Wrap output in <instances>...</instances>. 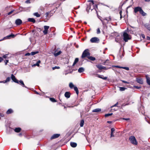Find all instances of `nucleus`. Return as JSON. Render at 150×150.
<instances>
[{
  "label": "nucleus",
  "instance_id": "obj_1",
  "mask_svg": "<svg viewBox=\"0 0 150 150\" xmlns=\"http://www.w3.org/2000/svg\"><path fill=\"white\" fill-rule=\"evenodd\" d=\"M89 2H91V3H90L88 5L86 8V11L87 12H88L90 10L91 11L93 9L95 8V7L96 8L97 7V6L96 4H94L93 1V0H91L88 1Z\"/></svg>",
  "mask_w": 150,
  "mask_h": 150
},
{
  "label": "nucleus",
  "instance_id": "obj_2",
  "mask_svg": "<svg viewBox=\"0 0 150 150\" xmlns=\"http://www.w3.org/2000/svg\"><path fill=\"white\" fill-rule=\"evenodd\" d=\"M134 11L135 13H137L138 11L139 12V13L143 16H145L146 15V13L144 11L141 7L139 6L135 7L134 8Z\"/></svg>",
  "mask_w": 150,
  "mask_h": 150
},
{
  "label": "nucleus",
  "instance_id": "obj_3",
  "mask_svg": "<svg viewBox=\"0 0 150 150\" xmlns=\"http://www.w3.org/2000/svg\"><path fill=\"white\" fill-rule=\"evenodd\" d=\"M129 140L133 144L137 145V142L135 137L133 136H131L129 138Z\"/></svg>",
  "mask_w": 150,
  "mask_h": 150
},
{
  "label": "nucleus",
  "instance_id": "obj_4",
  "mask_svg": "<svg viewBox=\"0 0 150 150\" xmlns=\"http://www.w3.org/2000/svg\"><path fill=\"white\" fill-rule=\"evenodd\" d=\"M100 20L102 22V23L103 24V25H104L105 24V23L104 22L103 20H105V21H107V23H108L109 22H110V21H111L112 20V18H111V16H109V17H105V18H104L103 19V20H102L101 19H100Z\"/></svg>",
  "mask_w": 150,
  "mask_h": 150
},
{
  "label": "nucleus",
  "instance_id": "obj_5",
  "mask_svg": "<svg viewBox=\"0 0 150 150\" xmlns=\"http://www.w3.org/2000/svg\"><path fill=\"white\" fill-rule=\"evenodd\" d=\"M123 40L125 42L128 41L129 40H130L131 38L129 37V35L126 33L124 32L123 34Z\"/></svg>",
  "mask_w": 150,
  "mask_h": 150
},
{
  "label": "nucleus",
  "instance_id": "obj_6",
  "mask_svg": "<svg viewBox=\"0 0 150 150\" xmlns=\"http://www.w3.org/2000/svg\"><path fill=\"white\" fill-rule=\"evenodd\" d=\"M88 49L85 50L83 52L81 56V57L83 58L86 57L89 55L90 53L88 52Z\"/></svg>",
  "mask_w": 150,
  "mask_h": 150
},
{
  "label": "nucleus",
  "instance_id": "obj_7",
  "mask_svg": "<svg viewBox=\"0 0 150 150\" xmlns=\"http://www.w3.org/2000/svg\"><path fill=\"white\" fill-rule=\"evenodd\" d=\"M90 41L92 43H98L99 42V39L97 37H94L90 39Z\"/></svg>",
  "mask_w": 150,
  "mask_h": 150
},
{
  "label": "nucleus",
  "instance_id": "obj_8",
  "mask_svg": "<svg viewBox=\"0 0 150 150\" xmlns=\"http://www.w3.org/2000/svg\"><path fill=\"white\" fill-rule=\"evenodd\" d=\"M44 30L43 31V33L44 35H46L47 33L48 30L49 28V26L45 25L44 27Z\"/></svg>",
  "mask_w": 150,
  "mask_h": 150
},
{
  "label": "nucleus",
  "instance_id": "obj_9",
  "mask_svg": "<svg viewBox=\"0 0 150 150\" xmlns=\"http://www.w3.org/2000/svg\"><path fill=\"white\" fill-rule=\"evenodd\" d=\"M11 78L14 82L18 83H19L17 79L15 76L13 74H11Z\"/></svg>",
  "mask_w": 150,
  "mask_h": 150
},
{
  "label": "nucleus",
  "instance_id": "obj_10",
  "mask_svg": "<svg viewBox=\"0 0 150 150\" xmlns=\"http://www.w3.org/2000/svg\"><path fill=\"white\" fill-rule=\"evenodd\" d=\"M14 36H15V35H14L11 34L10 35H8L5 37H4L3 39L0 40V41H1L2 40H4V39H10V38L11 37L13 38V37H14Z\"/></svg>",
  "mask_w": 150,
  "mask_h": 150
},
{
  "label": "nucleus",
  "instance_id": "obj_11",
  "mask_svg": "<svg viewBox=\"0 0 150 150\" xmlns=\"http://www.w3.org/2000/svg\"><path fill=\"white\" fill-rule=\"evenodd\" d=\"M22 23V20L20 19H16L15 23L17 25H21Z\"/></svg>",
  "mask_w": 150,
  "mask_h": 150
},
{
  "label": "nucleus",
  "instance_id": "obj_12",
  "mask_svg": "<svg viewBox=\"0 0 150 150\" xmlns=\"http://www.w3.org/2000/svg\"><path fill=\"white\" fill-rule=\"evenodd\" d=\"M60 135V134H53L51 137V139H53L58 137Z\"/></svg>",
  "mask_w": 150,
  "mask_h": 150
},
{
  "label": "nucleus",
  "instance_id": "obj_13",
  "mask_svg": "<svg viewBox=\"0 0 150 150\" xmlns=\"http://www.w3.org/2000/svg\"><path fill=\"white\" fill-rule=\"evenodd\" d=\"M96 66L100 70H101L102 69H106L105 67H103L101 65H96Z\"/></svg>",
  "mask_w": 150,
  "mask_h": 150
},
{
  "label": "nucleus",
  "instance_id": "obj_14",
  "mask_svg": "<svg viewBox=\"0 0 150 150\" xmlns=\"http://www.w3.org/2000/svg\"><path fill=\"white\" fill-rule=\"evenodd\" d=\"M111 35L114 37H120V35L116 32H115L111 33Z\"/></svg>",
  "mask_w": 150,
  "mask_h": 150
},
{
  "label": "nucleus",
  "instance_id": "obj_15",
  "mask_svg": "<svg viewBox=\"0 0 150 150\" xmlns=\"http://www.w3.org/2000/svg\"><path fill=\"white\" fill-rule=\"evenodd\" d=\"M144 26L149 30L150 31V24L148 23H146L144 25Z\"/></svg>",
  "mask_w": 150,
  "mask_h": 150
},
{
  "label": "nucleus",
  "instance_id": "obj_16",
  "mask_svg": "<svg viewBox=\"0 0 150 150\" xmlns=\"http://www.w3.org/2000/svg\"><path fill=\"white\" fill-rule=\"evenodd\" d=\"M96 76L105 80L107 79V77H103V75H101L99 74H97Z\"/></svg>",
  "mask_w": 150,
  "mask_h": 150
},
{
  "label": "nucleus",
  "instance_id": "obj_17",
  "mask_svg": "<svg viewBox=\"0 0 150 150\" xmlns=\"http://www.w3.org/2000/svg\"><path fill=\"white\" fill-rule=\"evenodd\" d=\"M101 109L100 108H96L92 110V112H98L101 111Z\"/></svg>",
  "mask_w": 150,
  "mask_h": 150
},
{
  "label": "nucleus",
  "instance_id": "obj_18",
  "mask_svg": "<svg viewBox=\"0 0 150 150\" xmlns=\"http://www.w3.org/2000/svg\"><path fill=\"white\" fill-rule=\"evenodd\" d=\"M65 96L67 98H69L70 97V93L69 92H66L64 94Z\"/></svg>",
  "mask_w": 150,
  "mask_h": 150
},
{
  "label": "nucleus",
  "instance_id": "obj_19",
  "mask_svg": "<svg viewBox=\"0 0 150 150\" xmlns=\"http://www.w3.org/2000/svg\"><path fill=\"white\" fill-rule=\"evenodd\" d=\"M10 78L9 77H8L5 80L3 81H0V83H6L8 82L9 81H10Z\"/></svg>",
  "mask_w": 150,
  "mask_h": 150
},
{
  "label": "nucleus",
  "instance_id": "obj_20",
  "mask_svg": "<svg viewBox=\"0 0 150 150\" xmlns=\"http://www.w3.org/2000/svg\"><path fill=\"white\" fill-rule=\"evenodd\" d=\"M28 21L29 22H32L33 23H34L35 22V20L34 18H28Z\"/></svg>",
  "mask_w": 150,
  "mask_h": 150
},
{
  "label": "nucleus",
  "instance_id": "obj_21",
  "mask_svg": "<svg viewBox=\"0 0 150 150\" xmlns=\"http://www.w3.org/2000/svg\"><path fill=\"white\" fill-rule=\"evenodd\" d=\"M77 144L74 142H71L70 143V145L72 147H75L77 146Z\"/></svg>",
  "mask_w": 150,
  "mask_h": 150
},
{
  "label": "nucleus",
  "instance_id": "obj_22",
  "mask_svg": "<svg viewBox=\"0 0 150 150\" xmlns=\"http://www.w3.org/2000/svg\"><path fill=\"white\" fill-rule=\"evenodd\" d=\"M137 81L138 83L140 84H142L143 83V81L141 79H137Z\"/></svg>",
  "mask_w": 150,
  "mask_h": 150
},
{
  "label": "nucleus",
  "instance_id": "obj_23",
  "mask_svg": "<svg viewBox=\"0 0 150 150\" xmlns=\"http://www.w3.org/2000/svg\"><path fill=\"white\" fill-rule=\"evenodd\" d=\"M84 71V69L83 67H80L78 70V71L79 73H81L83 72Z\"/></svg>",
  "mask_w": 150,
  "mask_h": 150
},
{
  "label": "nucleus",
  "instance_id": "obj_24",
  "mask_svg": "<svg viewBox=\"0 0 150 150\" xmlns=\"http://www.w3.org/2000/svg\"><path fill=\"white\" fill-rule=\"evenodd\" d=\"M13 110L11 109H8L6 111V113L7 114H9L13 112Z\"/></svg>",
  "mask_w": 150,
  "mask_h": 150
},
{
  "label": "nucleus",
  "instance_id": "obj_25",
  "mask_svg": "<svg viewBox=\"0 0 150 150\" xmlns=\"http://www.w3.org/2000/svg\"><path fill=\"white\" fill-rule=\"evenodd\" d=\"M21 130V129L20 127L16 128L14 129V131L16 132H20Z\"/></svg>",
  "mask_w": 150,
  "mask_h": 150
},
{
  "label": "nucleus",
  "instance_id": "obj_26",
  "mask_svg": "<svg viewBox=\"0 0 150 150\" xmlns=\"http://www.w3.org/2000/svg\"><path fill=\"white\" fill-rule=\"evenodd\" d=\"M88 58L91 61H94L96 60V58L92 56H89L88 57Z\"/></svg>",
  "mask_w": 150,
  "mask_h": 150
},
{
  "label": "nucleus",
  "instance_id": "obj_27",
  "mask_svg": "<svg viewBox=\"0 0 150 150\" xmlns=\"http://www.w3.org/2000/svg\"><path fill=\"white\" fill-rule=\"evenodd\" d=\"M19 82L20 83H19V84H21L23 87L26 88V87L25 86L24 83L21 80L19 81Z\"/></svg>",
  "mask_w": 150,
  "mask_h": 150
},
{
  "label": "nucleus",
  "instance_id": "obj_28",
  "mask_svg": "<svg viewBox=\"0 0 150 150\" xmlns=\"http://www.w3.org/2000/svg\"><path fill=\"white\" fill-rule=\"evenodd\" d=\"M74 91H76V93L78 95L79 94V91L77 87L76 86H74Z\"/></svg>",
  "mask_w": 150,
  "mask_h": 150
},
{
  "label": "nucleus",
  "instance_id": "obj_29",
  "mask_svg": "<svg viewBox=\"0 0 150 150\" xmlns=\"http://www.w3.org/2000/svg\"><path fill=\"white\" fill-rule=\"evenodd\" d=\"M79 61V58H76L74 61V62L72 65L73 66H74Z\"/></svg>",
  "mask_w": 150,
  "mask_h": 150
},
{
  "label": "nucleus",
  "instance_id": "obj_30",
  "mask_svg": "<svg viewBox=\"0 0 150 150\" xmlns=\"http://www.w3.org/2000/svg\"><path fill=\"white\" fill-rule=\"evenodd\" d=\"M146 82L147 84L150 85V78L147 76H146Z\"/></svg>",
  "mask_w": 150,
  "mask_h": 150
},
{
  "label": "nucleus",
  "instance_id": "obj_31",
  "mask_svg": "<svg viewBox=\"0 0 150 150\" xmlns=\"http://www.w3.org/2000/svg\"><path fill=\"white\" fill-rule=\"evenodd\" d=\"M39 52L38 51H36L35 52H31V55H34L36 54H37Z\"/></svg>",
  "mask_w": 150,
  "mask_h": 150
},
{
  "label": "nucleus",
  "instance_id": "obj_32",
  "mask_svg": "<svg viewBox=\"0 0 150 150\" xmlns=\"http://www.w3.org/2000/svg\"><path fill=\"white\" fill-rule=\"evenodd\" d=\"M61 53V51H59L57 53H55L54 54V55L55 56H57L59 55H60Z\"/></svg>",
  "mask_w": 150,
  "mask_h": 150
},
{
  "label": "nucleus",
  "instance_id": "obj_33",
  "mask_svg": "<svg viewBox=\"0 0 150 150\" xmlns=\"http://www.w3.org/2000/svg\"><path fill=\"white\" fill-rule=\"evenodd\" d=\"M84 123V121L83 120H81L80 123V126L81 127H82L83 126Z\"/></svg>",
  "mask_w": 150,
  "mask_h": 150
},
{
  "label": "nucleus",
  "instance_id": "obj_34",
  "mask_svg": "<svg viewBox=\"0 0 150 150\" xmlns=\"http://www.w3.org/2000/svg\"><path fill=\"white\" fill-rule=\"evenodd\" d=\"M69 87L71 88H72L74 87V85L72 83H70L69 84Z\"/></svg>",
  "mask_w": 150,
  "mask_h": 150
},
{
  "label": "nucleus",
  "instance_id": "obj_35",
  "mask_svg": "<svg viewBox=\"0 0 150 150\" xmlns=\"http://www.w3.org/2000/svg\"><path fill=\"white\" fill-rule=\"evenodd\" d=\"M34 15L37 17H39L40 16V15L37 12L34 13Z\"/></svg>",
  "mask_w": 150,
  "mask_h": 150
},
{
  "label": "nucleus",
  "instance_id": "obj_36",
  "mask_svg": "<svg viewBox=\"0 0 150 150\" xmlns=\"http://www.w3.org/2000/svg\"><path fill=\"white\" fill-rule=\"evenodd\" d=\"M50 100L52 102H57L56 100H55V99L54 98H50Z\"/></svg>",
  "mask_w": 150,
  "mask_h": 150
},
{
  "label": "nucleus",
  "instance_id": "obj_37",
  "mask_svg": "<svg viewBox=\"0 0 150 150\" xmlns=\"http://www.w3.org/2000/svg\"><path fill=\"white\" fill-rule=\"evenodd\" d=\"M126 89V88L124 87H120V91H125Z\"/></svg>",
  "mask_w": 150,
  "mask_h": 150
},
{
  "label": "nucleus",
  "instance_id": "obj_38",
  "mask_svg": "<svg viewBox=\"0 0 150 150\" xmlns=\"http://www.w3.org/2000/svg\"><path fill=\"white\" fill-rule=\"evenodd\" d=\"M120 38L119 39V38L117 37V38H115V41L117 42H120Z\"/></svg>",
  "mask_w": 150,
  "mask_h": 150
},
{
  "label": "nucleus",
  "instance_id": "obj_39",
  "mask_svg": "<svg viewBox=\"0 0 150 150\" xmlns=\"http://www.w3.org/2000/svg\"><path fill=\"white\" fill-rule=\"evenodd\" d=\"M112 115V113H108L105 114V117H108V116H111Z\"/></svg>",
  "mask_w": 150,
  "mask_h": 150
},
{
  "label": "nucleus",
  "instance_id": "obj_40",
  "mask_svg": "<svg viewBox=\"0 0 150 150\" xmlns=\"http://www.w3.org/2000/svg\"><path fill=\"white\" fill-rule=\"evenodd\" d=\"M60 69V67L58 66H55L54 67H53L52 68V69L53 70H54L56 69Z\"/></svg>",
  "mask_w": 150,
  "mask_h": 150
},
{
  "label": "nucleus",
  "instance_id": "obj_41",
  "mask_svg": "<svg viewBox=\"0 0 150 150\" xmlns=\"http://www.w3.org/2000/svg\"><path fill=\"white\" fill-rule=\"evenodd\" d=\"M122 69H125L127 70H129V68L126 67H122Z\"/></svg>",
  "mask_w": 150,
  "mask_h": 150
},
{
  "label": "nucleus",
  "instance_id": "obj_42",
  "mask_svg": "<svg viewBox=\"0 0 150 150\" xmlns=\"http://www.w3.org/2000/svg\"><path fill=\"white\" fill-rule=\"evenodd\" d=\"M40 60L38 61L35 64V65H36L38 66H39V63H40Z\"/></svg>",
  "mask_w": 150,
  "mask_h": 150
},
{
  "label": "nucleus",
  "instance_id": "obj_43",
  "mask_svg": "<svg viewBox=\"0 0 150 150\" xmlns=\"http://www.w3.org/2000/svg\"><path fill=\"white\" fill-rule=\"evenodd\" d=\"M14 11V10L11 11H10V12H8L7 13V15H10L11 14H12L13 12Z\"/></svg>",
  "mask_w": 150,
  "mask_h": 150
},
{
  "label": "nucleus",
  "instance_id": "obj_44",
  "mask_svg": "<svg viewBox=\"0 0 150 150\" xmlns=\"http://www.w3.org/2000/svg\"><path fill=\"white\" fill-rule=\"evenodd\" d=\"M112 67H115L119 68H122V67H120L119 66H112Z\"/></svg>",
  "mask_w": 150,
  "mask_h": 150
},
{
  "label": "nucleus",
  "instance_id": "obj_45",
  "mask_svg": "<svg viewBox=\"0 0 150 150\" xmlns=\"http://www.w3.org/2000/svg\"><path fill=\"white\" fill-rule=\"evenodd\" d=\"M134 88H135L137 89H139V88H141V87L140 86H134Z\"/></svg>",
  "mask_w": 150,
  "mask_h": 150
},
{
  "label": "nucleus",
  "instance_id": "obj_46",
  "mask_svg": "<svg viewBox=\"0 0 150 150\" xmlns=\"http://www.w3.org/2000/svg\"><path fill=\"white\" fill-rule=\"evenodd\" d=\"M100 33V29L99 28H98L97 29V34H99Z\"/></svg>",
  "mask_w": 150,
  "mask_h": 150
},
{
  "label": "nucleus",
  "instance_id": "obj_47",
  "mask_svg": "<svg viewBox=\"0 0 150 150\" xmlns=\"http://www.w3.org/2000/svg\"><path fill=\"white\" fill-rule=\"evenodd\" d=\"M118 102H117L114 105H112V106H111V108H112L114 107H115V106H117V105H118Z\"/></svg>",
  "mask_w": 150,
  "mask_h": 150
},
{
  "label": "nucleus",
  "instance_id": "obj_48",
  "mask_svg": "<svg viewBox=\"0 0 150 150\" xmlns=\"http://www.w3.org/2000/svg\"><path fill=\"white\" fill-rule=\"evenodd\" d=\"M50 13V12H47L46 13V17H48L49 16V14Z\"/></svg>",
  "mask_w": 150,
  "mask_h": 150
},
{
  "label": "nucleus",
  "instance_id": "obj_49",
  "mask_svg": "<svg viewBox=\"0 0 150 150\" xmlns=\"http://www.w3.org/2000/svg\"><path fill=\"white\" fill-rule=\"evenodd\" d=\"M8 55V54H6L5 55H4L3 56V57L4 58L6 59V58H7Z\"/></svg>",
  "mask_w": 150,
  "mask_h": 150
},
{
  "label": "nucleus",
  "instance_id": "obj_50",
  "mask_svg": "<svg viewBox=\"0 0 150 150\" xmlns=\"http://www.w3.org/2000/svg\"><path fill=\"white\" fill-rule=\"evenodd\" d=\"M111 133H113V132L115 131V129L114 128H112L111 129Z\"/></svg>",
  "mask_w": 150,
  "mask_h": 150
},
{
  "label": "nucleus",
  "instance_id": "obj_51",
  "mask_svg": "<svg viewBox=\"0 0 150 150\" xmlns=\"http://www.w3.org/2000/svg\"><path fill=\"white\" fill-rule=\"evenodd\" d=\"M30 55H31V53H27L25 54V56H29Z\"/></svg>",
  "mask_w": 150,
  "mask_h": 150
},
{
  "label": "nucleus",
  "instance_id": "obj_52",
  "mask_svg": "<svg viewBox=\"0 0 150 150\" xmlns=\"http://www.w3.org/2000/svg\"><path fill=\"white\" fill-rule=\"evenodd\" d=\"M8 62V60H6L5 61V65H6L7 64V63Z\"/></svg>",
  "mask_w": 150,
  "mask_h": 150
},
{
  "label": "nucleus",
  "instance_id": "obj_53",
  "mask_svg": "<svg viewBox=\"0 0 150 150\" xmlns=\"http://www.w3.org/2000/svg\"><path fill=\"white\" fill-rule=\"evenodd\" d=\"M122 82H123L124 83H127V84H129V82H128L127 81H124V80H122Z\"/></svg>",
  "mask_w": 150,
  "mask_h": 150
},
{
  "label": "nucleus",
  "instance_id": "obj_54",
  "mask_svg": "<svg viewBox=\"0 0 150 150\" xmlns=\"http://www.w3.org/2000/svg\"><path fill=\"white\" fill-rule=\"evenodd\" d=\"M114 137V135L113 133H112V132L111 133L110 137Z\"/></svg>",
  "mask_w": 150,
  "mask_h": 150
},
{
  "label": "nucleus",
  "instance_id": "obj_55",
  "mask_svg": "<svg viewBox=\"0 0 150 150\" xmlns=\"http://www.w3.org/2000/svg\"><path fill=\"white\" fill-rule=\"evenodd\" d=\"M146 39L148 40H150V37L149 36H147Z\"/></svg>",
  "mask_w": 150,
  "mask_h": 150
},
{
  "label": "nucleus",
  "instance_id": "obj_56",
  "mask_svg": "<svg viewBox=\"0 0 150 150\" xmlns=\"http://www.w3.org/2000/svg\"><path fill=\"white\" fill-rule=\"evenodd\" d=\"M3 60V59L1 57H0V62H1V61Z\"/></svg>",
  "mask_w": 150,
  "mask_h": 150
},
{
  "label": "nucleus",
  "instance_id": "obj_57",
  "mask_svg": "<svg viewBox=\"0 0 150 150\" xmlns=\"http://www.w3.org/2000/svg\"><path fill=\"white\" fill-rule=\"evenodd\" d=\"M142 38H145V35L144 34H142Z\"/></svg>",
  "mask_w": 150,
  "mask_h": 150
},
{
  "label": "nucleus",
  "instance_id": "obj_58",
  "mask_svg": "<svg viewBox=\"0 0 150 150\" xmlns=\"http://www.w3.org/2000/svg\"><path fill=\"white\" fill-rule=\"evenodd\" d=\"M122 119L124 120H129V118H122Z\"/></svg>",
  "mask_w": 150,
  "mask_h": 150
},
{
  "label": "nucleus",
  "instance_id": "obj_59",
  "mask_svg": "<svg viewBox=\"0 0 150 150\" xmlns=\"http://www.w3.org/2000/svg\"><path fill=\"white\" fill-rule=\"evenodd\" d=\"M144 1L145 2H149L150 1V0H145Z\"/></svg>",
  "mask_w": 150,
  "mask_h": 150
},
{
  "label": "nucleus",
  "instance_id": "obj_60",
  "mask_svg": "<svg viewBox=\"0 0 150 150\" xmlns=\"http://www.w3.org/2000/svg\"><path fill=\"white\" fill-rule=\"evenodd\" d=\"M107 122L109 123H112V122L110 121H107Z\"/></svg>",
  "mask_w": 150,
  "mask_h": 150
},
{
  "label": "nucleus",
  "instance_id": "obj_61",
  "mask_svg": "<svg viewBox=\"0 0 150 150\" xmlns=\"http://www.w3.org/2000/svg\"><path fill=\"white\" fill-rule=\"evenodd\" d=\"M0 116L1 117H3L4 115L3 114H1Z\"/></svg>",
  "mask_w": 150,
  "mask_h": 150
},
{
  "label": "nucleus",
  "instance_id": "obj_62",
  "mask_svg": "<svg viewBox=\"0 0 150 150\" xmlns=\"http://www.w3.org/2000/svg\"><path fill=\"white\" fill-rule=\"evenodd\" d=\"M120 15H122V11H120Z\"/></svg>",
  "mask_w": 150,
  "mask_h": 150
},
{
  "label": "nucleus",
  "instance_id": "obj_63",
  "mask_svg": "<svg viewBox=\"0 0 150 150\" xmlns=\"http://www.w3.org/2000/svg\"><path fill=\"white\" fill-rule=\"evenodd\" d=\"M106 61H105V62H104L103 64H106Z\"/></svg>",
  "mask_w": 150,
  "mask_h": 150
},
{
  "label": "nucleus",
  "instance_id": "obj_64",
  "mask_svg": "<svg viewBox=\"0 0 150 150\" xmlns=\"http://www.w3.org/2000/svg\"><path fill=\"white\" fill-rule=\"evenodd\" d=\"M22 135V134L21 133H20L19 134V136H21Z\"/></svg>",
  "mask_w": 150,
  "mask_h": 150
}]
</instances>
